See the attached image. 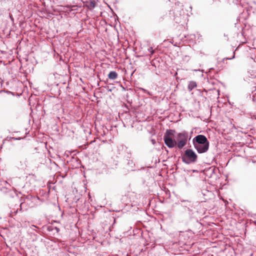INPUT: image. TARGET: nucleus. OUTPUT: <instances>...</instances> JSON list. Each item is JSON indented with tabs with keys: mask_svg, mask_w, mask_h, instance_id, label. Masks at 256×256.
Segmentation results:
<instances>
[{
	"mask_svg": "<svg viewBox=\"0 0 256 256\" xmlns=\"http://www.w3.org/2000/svg\"><path fill=\"white\" fill-rule=\"evenodd\" d=\"M194 148L199 154L206 152L210 146V142L206 137L202 134L196 136L192 140Z\"/></svg>",
	"mask_w": 256,
	"mask_h": 256,
	"instance_id": "f03ea898",
	"label": "nucleus"
},
{
	"mask_svg": "<svg viewBox=\"0 0 256 256\" xmlns=\"http://www.w3.org/2000/svg\"><path fill=\"white\" fill-rule=\"evenodd\" d=\"M32 227H34V228H36V226H34V225H32Z\"/></svg>",
	"mask_w": 256,
	"mask_h": 256,
	"instance_id": "393cba45",
	"label": "nucleus"
},
{
	"mask_svg": "<svg viewBox=\"0 0 256 256\" xmlns=\"http://www.w3.org/2000/svg\"><path fill=\"white\" fill-rule=\"evenodd\" d=\"M214 70V68H210L209 69V70H208V72H211V70Z\"/></svg>",
	"mask_w": 256,
	"mask_h": 256,
	"instance_id": "412c9836",
	"label": "nucleus"
},
{
	"mask_svg": "<svg viewBox=\"0 0 256 256\" xmlns=\"http://www.w3.org/2000/svg\"><path fill=\"white\" fill-rule=\"evenodd\" d=\"M30 196L28 195L26 196V198H28Z\"/></svg>",
	"mask_w": 256,
	"mask_h": 256,
	"instance_id": "4be33fe9",
	"label": "nucleus"
},
{
	"mask_svg": "<svg viewBox=\"0 0 256 256\" xmlns=\"http://www.w3.org/2000/svg\"><path fill=\"white\" fill-rule=\"evenodd\" d=\"M47 230L48 231H55L56 232L58 233L60 231V229L57 227H53L52 226H48L47 228Z\"/></svg>",
	"mask_w": 256,
	"mask_h": 256,
	"instance_id": "4468645a",
	"label": "nucleus"
},
{
	"mask_svg": "<svg viewBox=\"0 0 256 256\" xmlns=\"http://www.w3.org/2000/svg\"><path fill=\"white\" fill-rule=\"evenodd\" d=\"M24 203V202H21V203L20 204L19 206H18V208H12V210H11V214H14L16 215V214H17L18 212H22V204H23Z\"/></svg>",
	"mask_w": 256,
	"mask_h": 256,
	"instance_id": "1a4fd4ad",
	"label": "nucleus"
},
{
	"mask_svg": "<svg viewBox=\"0 0 256 256\" xmlns=\"http://www.w3.org/2000/svg\"><path fill=\"white\" fill-rule=\"evenodd\" d=\"M164 140L166 145L169 148H177L182 149L191 138L188 132L184 130L176 132L175 130H166L164 135Z\"/></svg>",
	"mask_w": 256,
	"mask_h": 256,
	"instance_id": "f257e3e1",
	"label": "nucleus"
},
{
	"mask_svg": "<svg viewBox=\"0 0 256 256\" xmlns=\"http://www.w3.org/2000/svg\"><path fill=\"white\" fill-rule=\"evenodd\" d=\"M84 6L90 10H92L96 6V2L95 0H90L89 1L86 2Z\"/></svg>",
	"mask_w": 256,
	"mask_h": 256,
	"instance_id": "6e6552de",
	"label": "nucleus"
},
{
	"mask_svg": "<svg viewBox=\"0 0 256 256\" xmlns=\"http://www.w3.org/2000/svg\"><path fill=\"white\" fill-rule=\"evenodd\" d=\"M196 86H197V84H196V82H194V81H190V82H189V84H188V89L189 92H190L194 88L196 87Z\"/></svg>",
	"mask_w": 256,
	"mask_h": 256,
	"instance_id": "f8f14e48",
	"label": "nucleus"
},
{
	"mask_svg": "<svg viewBox=\"0 0 256 256\" xmlns=\"http://www.w3.org/2000/svg\"><path fill=\"white\" fill-rule=\"evenodd\" d=\"M1 186V189L2 188L6 189V190L4 191V192L10 193V196L12 197H14V194H16V189H14L13 190H12L10 188V185L9 184L6 180H0V187Z\"/></svg>",
	"mask_w": 256,
	"mask_h": 256,
	"instance_id": "423d86ee",
	"label": "nucleus"
},
{
	"mask_svg": "<svg viewBox=\"0 0 256 256\" xmlns=\"http://www.w3.org/2000/svg\"><path fill=\"white\" fill-rule=\"evenodd\" d=\"M218 168L215 166H212L204 170V174L208 178H212L214 176L216 175V171Z\"/></svg>",
	"mask_w": 256,
	"mask_h": 256,
	"instance_id": "0eeeda50",
	"label": "nucleus"
},
{
	"mask_svg": "<svg viewBox=\"0 0 256 256\" xmlns=\"http://www.w3.org/2000/svg\"><path fill=\"white\" fill-rule=\"evenodd\" d=\"M18 166L20 169H25L27 166L26 158H24L20 160L19 164H18Z\"/></svg>",
	"mask_w": 256,
	"mask_h": 256,
	"instance_id": "9d476101",
	"label": "nucleus"
},
{
	"mask_svg": "<svg viewBox=\"0 0 256 256\" xmlns=\"http://www.w3.org/2000/svg\"><path fill=\"white\" fill-rule=\"evenodd\" d=\"M234 56H235V52H234V56H232V57L230 58H225L226 59V60H232V59L234 58Z\"/></svg>",
	"mask_w": 256,
	"mask_h": 256,
	"instance_id": "6ab92c4d",
	"label": "nucleus"
},
{
	"mask_svg": "<svg viewBox=\"0 0 256 256\" xmlns=\"http://www.w3.org/2000/svg\"><path fill=\"white\" fill-rule=\"evenodd\" d=\"M195 71H200V70H194Z\"/></svg>",
	"mask_w": 256,
	"mask_h": 256,
	"instance_id": "b1692460",
	"label": "nucleus"
},
{
	"mask_svg": "<svg viewBox=\"0 0 256 256\" xmlns=\"http://www.w3.org/2000/svg\"><path fill=\"white\" fill-rule=\"evenodd\" d=\"M178 2V6L174 8L169 12V17L170 20L174 21L176 24H181L183 25L186 22L187 18L184 10L182 8V5H180Z\"/></svg>",
	"mask_w": 256,
	"mask_h": 256,
	"instance_id": "7ed1b4c3",
	"label": "nucleus"
},
{
	"mask_svg": "<svg viewBox=\"0 0 256 256\" xmlns=\"http://www.w3.org/2000/svg\"><path fill=\"white\" fill-rule=\"evenodd\" d=\"M180 205L181 208V210L188 213L189 217L190 218L194 213V206L192 202L188 200H181V203L180 204Z\"/></svg>",
	"mask_w": 256,
	"mask_h": 256,
	"instance_id": "39448f33",
	"label": "nucleus"
},
{
	"mask_svg": "<svg viewBox=\"0 0 256 256\" xmlns=\"http://www.w3.org/2000/svg\"><path fill=\"white\" fill-rule=\"evenodd\" d=\"M180 158L182 162L186 164H194L198 160L196 154L193 150L190 148H187L184 152H182Z\"/></svg>",
	"mask_w": 256,
	"mask_h": 256,
	"instance_id": "20e7f679",
	"label": "nucleus"
},
{
	"mask_svg": "<svg viewBox=\"0 0 256 256\" xmlns=\"http://www.w3.org/2000/svg\"><path fill=\"white\" fill-rule=\"evenodd\" d=\"M118 74L115 71H110L108 74V78L110 80H115L117 78Z\"/></svg>",
	"mask_w": 256,
	"mask_h": 256,
	"instance_id": "ddd939ff",
	"label": "nucleus"
},
{
	"mask_svg": "<svg viewBox=\"0 0 256 256\" xmlns=\"http://www.w3.org/2000/svg\"><path fill=\"white\" fill-rule=\"evenodd\" d=\"M140 90H141L142 92H144L145 93H147L149 95H150V93L149 92H148L147 90H146V89L144 88H140Z\"/></svg>",
	"mask_w": 256,
	"mask_h": 256,
	"instance_id": "f3484780",
	"label": "nucleus"
},
{
	"mask_svg": "<svg viewBox=\"0 0 256 256\" xmlns=\"http://www.w3.org/2000/svg\"><path fill=\"white\" fill-rule=\"evenodd\" d=\"M22 138H14V139L15 140H20V139H22Z\"/></svg>",
	"mask_w": 256,
	"mask_h": 256,
	"instance_id": "aec40b11",
	"label": "nucleus"
},
{
	"mask_svg": "<svg viewBox=\"0 0 256 256\" xmlns=\"http://www.w3.org/2000/svg\"><path fill=\"white\" fill-rule=\"evenodd\" d=\"M148 50L149 52H150V54H153L154 53V50H153L152 47H150Z\"/></svg>",
	"mask_w": 256,
	"mask_h": 256,
	"instance_id": "dca6fc26",
	"label": "nucleus"
},
{
	"mask_svg": "<svg viewBox=\"0 0 256 256\" xmlns=\"http://www.w3.org/2000/svg\"><path fill=\"white\" fill-rule=\"evenodd\" d=\"M128 165L130 166V168H133L134 166V164L132 160H128Z\"/></svg>",
	"mask_w": 256,
	"mask_h": 256,
	"instance_id": "2eb2a0df",
	"label": "nucleus"
},
{
	"mask_svg": "<svg viewBox=\"0 0 256 256\" xmlns=\"http://www.w3.org/2000/svg\"><path fill=\"white\" fill-rule=\"evenodd\" d=\"M185 57H186V58H189V56H185Z\"/></svg>",
	"mask_w": 256,
	"mask_h": 256,
	"instance_id": "5701e85b",
	"label": "nucleus"
},
{
	"mask_svg": "<svg viewBox=\"0 0 256 256\" xmlns=\"http://www.w3.org/2000/svg\"><path fill=\"white\" fill-rule=\"evenodd\" d=\"M254 88H255V90H252V93L253 94H252V96L254 98V94H256V93L254 94V92L256 90V86H254Z\"/></svg>",
	"mask_w": 256,
	"mask_h": 256,
	"instance_id": "a211bd4d",
	"label": "nucleus"
},
{
	"mask_svg": "<svg viewBox=\"0 0 256 256\" xmlns=\"http://www.w3.org/2000/svg\"><path fill=\"white\" fill-rule=\"evenodd\" d=\"M248 76L250 78L252 79L254 78L256 80L254 82L256 84V70H250L248 72Z\"/></svg>",
	"mask_w": 256,
	"mask_h": 256,
	"instance_id": "9b49d317",
	"label": "nucleus"
}]
</instances>
